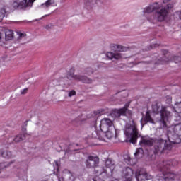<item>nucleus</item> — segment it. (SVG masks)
I'll list each match as a JSON object with an SVG mask.
<instances>
[{"instance_id":"obj_33","label":"nucleus","mask_w":181,"mask_h":181,"mask_svg":"<svg viewBox=\"0 0 181 181\" xmlns=\"http://www.w3.org/2000/svg\"><path fill=\"white\" fill-rule=\"evenodd\" d=\"M76 94V90H72L71 91H69L68 95L69 97H73V95H74Z\"/></svg>"},{"instance_id":"obj_35","label":"nucleus","mask_w":181,"mask_h":181,"mask_svg":"<svg viewBox=\"0 0 181 181\" xmlns=\"http://www.w3.org/2000/svg\"><path fill=\"white\" fill-rule=\"evenodd\" d=\"M4 45V41H2V34L0 32V46Z\"/></svg>"},{"instance_id":"obj_14","label":"nucleus","mask_w":181,"mask_h":181,"mask_svg":"<svg viewBox=\"0 0 181 181\" xmlns=\"http://www.w3.org/2000/svg\"><path fill=\"white\" fill-rule=\"evenodd\" d=\"M122 175L126 180L131 181L134 178V170L129 167H127L123 170Z\"/></svg>"},{"instance_id":"obj_39","label":"nucleus","mask_w":181,"mask_h":181,"mask_svg":"<svg viewBox=\"0 0 181 181\" xmlns=\"http://www.w3.org/2000/svg\"><path fill=\"white\" fill-rule=\"evenodd\" d=\"M95 134H96L98 135V136H95V138L100 139V134H98V133L97 132H95Z\"/></svg>"},{"instance_id":"obj_1","label":"nucleus","mask_w":181,"mask_h":181,"mask_svg":"<svg viewBox=\"0 0 181 181\" xmlns=\"http://www.w3.org/2000/svg\"><path fill=\"white\" fill-rule=\"evenodd\" d=\"M174 5L173 1L163 0L161 5L158 3H154L144 8L143 13L145 15L146 13H152V12H155L153 16L147 18V21H148L150 23L156 24L158 23V22H163V21H166L169 11L173 8Z\"/></svg>"},{"instance_id":"obj_11","label":"nucleus","mask_w":181,"mask_h":181,"mask_svg":"<svg viewBox=\"0 0 181 181\" xmlns=\"http://www.w3.org/2000/svg\"><path fill=\"white\" fill-rule=\"evenodd\" d=\"M135 177L137 181L150 180V179H152V176L144 170L136 173Z\"/></svg>"},{"instance_id":"obj_7","label":"nucleus","mask_w":181,"mask_h":181,"mask_svg":"<svg viewBox=\"0 0 181 181\" xmlns=\"http://www.w3.org/2000/svg\"><path fill=\"white\" fill-rule=\"evenodd\" d=\"M124 134L128 139H129V142L132 144H136L138 136H139L136 123L132 121L130 124H127L124 127Z\"/></svg>"},{"instance_id":"obj_43","label":"nucleus","mask_w":181,"mask_h":181,"mask_svg":"<svg viewBox=\"0 0 181 181\" xmlns=\"http://www.w3.org/2000/svg\"><path fill=\"white\" fill-rule=\"evenodd\" d=\"M143 121H144V120L141 119V124H142V122H143Z\"/></svg>"},{"instance_id":"obj_23","label":"nucleus","mask_w":181,"mask_h":181,"mask_svg":"<svg viewBox=\"0 0 181 181\" xmlns=\"http://www.w3.org/2000/svg\"><path fill=\"white\" fill-rule=\"evenodd\" d=\"M134 156L136 158H142L144 156V149L142 148H137L134 153Z\"/></svg>"},{"instance_id":"obj_21","label":"nucleus","mask_w":181,"mask_h":181,"mask_svg":"<svg viewBox=\"0 0 181 181\" xmlns=\"http://www.w3.org/2000/svg\"><path fill=\"white\" fill-rule=\"evenodd\" d=\"M169 62H175V63H180L181 57L174 56V57H171L170 59L165 60V63H169Z\"/></svg>"},{"instance_id":"obj_30","label":"nucleus","mask_w":181,"mask_h":181,"mask_svg":"<svg viewBox=\"0 0 181 181\" xmlns=\"http://www.w3.org/2000/svg\"><path fill=\"white\" fill-rule=\"evenodd\" d=\"M95 0H86V4L87 6H91L92 5H95Z\"/></svg>"},{"instance_id":"obj_12","label":"nucleus","mask_w":181,"mask_h":181,"mask_svg":"<svg viewBox=\"0 0 181 181\" xmlns=\"http://www.w3.org/2000/svg\"><path fill=\"white\" fill-rule=\"evenodd\" d=\"M100 163V160L98 159V157H94V156H89L88 157V159L86 160V168L88 169L91 168H97V165Z\"/></svg>"},{"instance_id":"obj_20","label":"nucleus","mask_w":181,"mask_h":181,"mask_svg":"<svg viewBox=\"0 0 181 181\" xmlns=\"http://www.w3.org/2000/svg\"><path fill=\"white\" fill-rule=\"evenodd\" d=\"M6 40H12L13 39V31L12 30H6Z\"/></svg>"},{"instance_id":"obj_18","label":"nucleus","mask_w":181,"mask_h":181,"mask_svg":"<svg viewBox=\"0 0 181 181\" xmlns=\"http://www.w3.org/2000/svg\"><path fill=\"white\" fill-rule=\"evenodd\" d=\"M50 6H54V0H47L45 3L42 4L39 8L40 9H47Z\"/></svg>"},{"instance_id":"obj_2","label":"nucleus","mask_w":181,"mask_h":181,"mask_svg":"<svg viewBox=\"0 0 181 181\" xmlns=\"http://www.w3.org/2000/svg\"><path fill=\"white\" fill-rule=\"evenodd\" d=\"M178 162L175 160H169L165 161H160L158 164L159 170L161 171V174L157 175L153 181H173L176 177V174L170 172L169 170L171 166H176L178 165Z\"/></svg>"},{"instance_id":"obj_4","label":"nucleus","mask_w":181,"mask_h":181,"mask_svg":"<svg viewBox=\"0 0 181 181\" xmlns=\"http://www.w3.org/2000/svg\"><path fill=\"white\" fill-rule=\"evenodd\" d=\"M100 129L102 132L105 133V136L108 139L117 136V129H115L112 121L108 118H103L100 120Z\"/></svg>"},{"instance_id":"obj_3","label":"nucleus","mask_w":181,"mask_h":181,"mask_svg":"<svg viewBox=\"0 0 181 181\" xmlns=\"http://www.w3.org/2000/svg\"><path fill=\"white\" fill-rule=\"evenodd\" d=\"M173 110L172 106H165L160 103H155L152 105V111L155 114H160V122L163 124V128L166 127V121L172 117V112L169 109Z\"/></svg>"},{"instance_id":"obj_41","label":"nucleus","mask_w":181,"mask_h":181,"mask_svg":"<svg viewBox=\"0 0 181 181\" xmlns=\"http://www.w3.org/2000/svg\"><path fill=\"white\" fill-rule=\"evenodd\" d=\"M25 131H26V128L23 129V132H25Z\"/></svg>"},{"instance_id":"obj_25","label":"nucleus","mask_w":181,"mask_h":181,"mask_svg":"<svg viewBox=\"0 0 181 181\" xmlns=\"http://www.w3.org/2000/svg\"><path fill=\"white\" fill-rule=\"evenodd\" d=\"M6 6H4L3 8L0 9V22L4 21V18H5V15L6 14Z\"/></svg>"},{"instance_id":"obj_8","label":"nucleus","mask_w":181,"mask_h":181,"mask_svg":"<svg viewBox=\"0 0 181 181\" xmlns=\"http://www.w3.org/2000/svg\"><path fill=\"white\" fill-rule=\"evenodd\" d=\"M36 0H16L13 3L14 9H25L26 8H32L33 2Z\"/></svg>"},{"instance_id":"obj_42","label":"nucleus","mask_w":181,"mask_h":181,"mask_svg":"<svg viewBox=\"0 0 181 181\" xmlns=\"http://www.w3.org/2000/svg\"><path fill=\"white\" fill-rule=\"evenodd\" d=\"M128 161L131 162V158H129V157L128 158Z\"/></svg>"},{"instance_id":"obj_37","label":"nucleus","mask_w":181,"mask_h":181,"mask_svg":"<svg viewBox=\"0 0 181 181\" xmlns=\"http://www.w3.org/2000/svg\"><path fill=\"white\" fill-rule=\"evenodd\" d=\"M4 168H5V166L4 165V164L0 163V173H1V169H4Z\"/></svg>"},{"instance_id":"obj_5","label":"nucleus","mask_w":181,"mask_h":181,"mask_svg":"<svg viewBox=\"0 0 181 181\" xmlns=\"http://www.w3.org/2000/svg\"><path fill=\"white\" fill-rule=\"evenodd\" d=\"M110 47L111 50L116 52H109L106 53V57H108L110 60H112V59H115V60H121V59H125L126 57H124V54L121 53L120 52H128V50H129V47L119 45L118 44H111Z\"/></svg>"},{"instance_id":"obj_32","label":"nucleus","mask_w":181,"mask_h":181,"mask_svg":"<svg viewBox=\"0 0 181 181\" xmlns=\"http://www.w3.org/2000/svg\"><path fill=\"white\" fill-rule=\"evenodd\" d=\"M165 98H166L165 99L166 104H170L172 103V97L167 96Z\"/></svg>"},{"instance_id":"obj_27","label":"nucleus","mask_w":181,"mask_h":181,"mask_svg":"<svg viewBox=\"0 0 181 181\" xmlns=\"http://www.w3.org/2000/svg\"><path fill=\"white\" fill-rule=\"evenodd\" d=\"M94 73V71L91 68H86L84 70V74H87V76H91Z\"/></svg>"},{"instance_id":"obj_26","label":"nucleus","mask_w":181,"mask_h":181,"mask_svg":"<svg viewBox=\"0 0 181 181\" xmlns=\"http://www.w3.org/2000/svg\"><path fill=\"white\" fill-rule=\"evenodd\" d=\"M144 121L146 122H151V124H153V119H152V117H151V115L149 114V112H146Z\"/></svg>"},{"instance_id":"obj_19","label":"nucleus","mask_w":181,"mask_h":181,"mask_svg":"<svg viewBox=\"0 0 181 181\" xmlns=\"http://www.w3.org/2000/svg\"><path fill=\"white\" fill-rule=\"evenodd\" d=\"M105 166L106 168H109L110 170H114V169H115V164L114 163V161H112L111 159H107L105 161Z\"/></svg>"},{"instance_id":"obj_31","label":"nucleus","mask_w":181,"mask_h":181,"mask_svg":"<svg viewBox=\"0 0 181 181\" xmlns=\"http://www.w3.org/2000/svg\"><path fill=\"white\" fill-rule=\"evenodd\" d=\"M54 166L57 169V172H59V169L60 168V162L54 161Z\"/></svg>"},{"instance_id":"obj_22","label":"nucleus","mask_w":181,"mask_h":181,"mask_svg":"<svg viewBox=\"0 0 181 181\" xmlns=\"http://www.w3.org/2000/svg\"><path fill=\"white\" fill-rule=\"evenodd\" d=\"M26 135H28L26 133L17 135L13 139L14 142H21V141L25 140L26 139Z\"/></svg>"},{"instance_id":"obj_38","label":"nucleus","mask_w":181,"mask_h":181,"mask_svg":"<svg viewBox=\"0 0 181 181\" xmlns=\"http://www.w3.org/2000/svg\"><path fill=\"white\" fill-rule=\"evenodd\" d=\"M65 173H68L69 176H71V173L67 170H65Z\"/></svg>"},{"instance_id":"obj_6","label":"nucleus","mask_w":181,"mask_h":181,"mask_svg":"<svg viewBox=\"0 0 181 181\" xmlns=\"http://www.w3.org/2000/svg\"><path fill=\"white\" fill-rule=\"evenodd\" d=\"M140 145H147L148 146L154 145V153H163L166 141L163 139L153 140L151 138H143L140 141Z\"/></svg>"},{"instance_id":"obj_40","label":"nucleus","mask_w":181,"mask_h":181,"mask_svg":"<svg viewBox=\"0 0 181 181\" xmlns=\"http://www.w3.org/2000/svg\"><path fill=\"white\" fill-rule=\"evenodd\" d=\"M46 29H50V25H47Z\"/></svg>"},{"instance_id":"obj_28","label":"nucleus","mask_w":181,"mask_h":181,"mask_svg":"<svg viewBox=\"0 0 181 181\" xmlns=\"http://www.w3.org/2000/svg\"><path fill=\"white\" fill-rule=\"evenodd\" d=\"M175 111L176 112H181V102L175 103Z\"/></svg>"},{"instance_id":"obj_15","label":"nucleus","mask_w":181,"mask_h":181,"mask_svg":"<svg viewBox=\"0 0 181 181\" xmlns=\"http://www.w3.org/2000/svg\"><path fill=\"white\" fill-rule=\"evenodd\" d=\"M173 132V135H178L181 136V123L171 126L168 129V134Z\"/></svg>"},{"instance_id":"obj_16","label":"nucleus","mask_w":181,"mask_h":181,"mask_svg":"<svg viewBox=\"0 0 181 181\" xmlns=\"http://www.w3.org/2000/svg\"><path fill=\"white\" fill-rule=\"evenodd\" d=\"M95 173L98 176H102V177H107V170L104 167L96 166L95 168Z\"/></svg>"},{"instance_id":"obj_13","label":"nucleus","mask_w":181,"mask_h":181,"mask_svg":"<svg viewBox=\"0 0 181 181\" xmlns=\"http://www.w3.org/2000/svg\"><path fill=\"white\" fill-rule=\"evenodd\" d=\"M71 78L76 80V81H81L86 84H91L93 79L84 76V75H71Z\"/></svg>"},{"instance_id":"obj_29","label":"nucleus","mask_w":181,"mask_h":181,"mask_svg":"<svg viewBox=\"0 0 181 181\" xmlns=\"http://www.w3.org/2000/svg\"><path fill=\"white\" fill-rule=\"evenodd\" d=\"M17 35L18 36V39L21 40V39H26V33L22 32H18Z\"/></svg>"},{"instance_id":"obj_24","label":"nucleus","mask_w":181,"mask_h":181,"mask_svg":"<svg viewBox=\"0 0 181 181\" xmlns=\"http://www.w3.org/2000/svg\"><path fill=\"white\" fill-rule=\"evenodd\" d=\"M1 156L3 158H5L6 159H11V158H13V156L12 155V153L11 151H4L1 153Z\"/></svg>"},{"instance_id":"obj_9","label":"nucleus","mask_w":181,"mask_h":181,"mask_svg":"<svg viewBox=\"0 0 181 181\" xmlns=\"http://www.w3.org/2000/svg\"><path fill=\"white\" fill-rule=\"evenodd\" d=\"M53 86H61L63 88L64 87H67V86H70V81H69L68 77L60 76L59 78H56L52 81Z\"/></svg>"},{"instance_id":"obj_34","label":"nucleus","mask_w":181,"mask_h":181,"mask_svg":"<svg viewBox=\"0 0 181 181\" xmlns=\"http://www.w3.org/2000/svg\"><path fill=\"white\" fill-rule=\"evenodd\" d=\"M176 15L178 16L179 19L181 20V10L176 11Z\"/></svg>"},{"instance_id":"obj_17","label":"nucleus","mask_w":181,"mask_h":181,"mask_svg":"<svg viewBox=\"0 0 181 181\" xmlns=\"http://www.w3.org/2000/svg\"><path fill=\"white\" fill-rule=\"evenodd\" d=\"M179 136H179L177 134H173V136H172V134L170 133H168V140L172 144H180L181 139H180V137H179Z\"/></svg>"},{"instance_id":"obj_36","label":"nucleus","mask_w":181,"mask_h":181,"mask_svg":"<svg viewBox=\"0 0 181 181\" xmlns=\"http://www.w3.org/2000/svg\"><path fill=\"white\" fill-rule=\"evenodd\" d=\"M26 93H28V88H25L21 91V93L23 95L26 94Z\"/></svg>"},{"instance_id":"obj_10","label":"nucleus","mask_w":181,"mask_h":181,"mask_svg":"<svg viewBox=\"0 0 181 181\" xmlns=\"http://www.w3.org/2000/svg\"><path fill=\"white\" fill-rule=\"evenodd\" d=\"M128 107H129V104H126L125 107H124L123 108L114 110L112 113V115L115 118H119L121 115H127V112H128Z\"/></svg>"}]
</instances>
